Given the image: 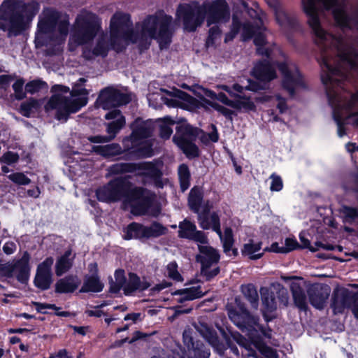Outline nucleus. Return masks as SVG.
<instances>
[{
    "mask_svg": "<svg viewBox=\"0 0 358 358\" xmlns=\"http://www.w3.org/2000/svg\"><path fill=\"white\" fill-rule=\"evenodd\" d=\"M304 11L308 16V23L315 36V41L324 49L334 48L333 54L327 50L322 52L321 78L327 86V94L329 103H358V93L346 101V97L337 94L331 89L337 83L346 78L341 69V64H345L351 69L358 71V54L351 48H347L341 38L334 37L327 33L321 27L319 19V8L323 6L326 9L331 8L336 22L341 27H350V20L345 13L343 6L338 0H302Z\"/></svg>",
    "mask_w": 358,
    "mask_h": 358,
    "instance_id": "1",
    "label": "nucleus"
},
{
    "mask_svg": "<svg viewBox=\"0 0 358 358\" xmlns=\"http://www.w3.org/2000/svg\"><path fill=\"white\" fill-rule=\"evenodd\" d=\"M173 18L164 13L148 17L141 26V34L136 36L130 31L131 23L128 15L117 13L110 20V45L108 36L101 35L92 50V55L106 56L110 47L116 51L122 50L130 43H138L141 48H147L152 39H155L161 48L170 43L173 29Z\"/></svg>",
    "mask_w": 358,
    "mask_h": 358,
    "instance_id": "2",
    "label": "nucleus"
},
{
    "mask_svg": "<svg viewBox=\"0 0 358 358\" xmlns=\"http://www.w3.org/2000/svg\"><path fill=\"white\" fill-rule=\"evenodd\" d=\"M215 87L227 92L233 99H230L223 92L216 94L214 91L203 86H196L193 89L194 95L199 100L180 90H176L169 97L163 99L160 96V99L169 107H179L189 111H196L200 108L209 110L213 108L230 120H232L237 112H249L255 109L254 99L245 94L244 87L239 84H234L231 87L226 85H217ZM255 99L267 101L268 97L264 96L262 99L255 98Z\"/></svg>",
    "mask_w": 358,
    "mask_h": 358,
    "instance_id": "3",
    "label": "nucleus"
},
{
    "mask_svg": "<svg viewBox=\"0 0 358 358\" xmlns=\"http://www.w3.org/2000/svg\"><path fill=\"white\" fill-rule=\"evenodd\" d=\"M97 199L101 201L113 202L122 199L124 204L131 208L136 215L145 213L152 204L155 195L142 188H133L131 184L123 178H117L96 190Z\"/></svg>",
    "mask_w": 358,
    "mask_h": 358,
    "instance_id": "4",
    "label": "nucleus"
},
{
    "mask_svg": "<svg viewBox=\"0 0 358 358\" xmlns=\"http://www.w3.org/2000/svg\"><path fill=\"white\" fill-rule=\"evenodd\" d=\"M177 17L183 20L184 28L188 31H194L206 17L207 25L222 24L229 20L228 5L224 0H216L199 6L196 3L180 5Z\"/></svg>",
    "mask_w": 358,
    "mask_h": 358,
    "instance_id": "5",
    "label": "nucleus"
},
{
    "mask_svg": "<svg viewBox=\"0 0 358 358\" xmlns=\"http://www.w3.org/2000/svg\"><path fill=\"white\" fill-rule=\"evenodd\" d=\"M85 81V78H80L71 91L66 86L54 85L51 89L53 95L45 106V110H56V117L66 121L70 113L78 112L88 102L89 91L83 86Z\"/></svg>",
    "mask_w": 358,
    "mask_h": 358,
    "instance_id": "6",
    "label": "nucleus"
},
{
    "mask_svg": "<svg viewBox=\"0 0 358 358\" xmlns=\"http://www.w3.org/2000/svg\"><path fill=\"white\" fill-rule=\"evenodd\" d=\"M38 11L36 4H17L14 0L4 1L0 7V29L8 31L10 36H16L24 29Z\"/></svg>",
    "mask_w": 358,
    "mask_h": 358,
    "instance_id": "7",
    "label": "nucleus"
},
{
    "mask_svg": "<svg viewBox=\"0 0 358 358\" xmlns=\"http://www.w3.org/2000/svg\"><path fill=\"white\" fill-rule=\"evenodd\" d=\"M237 308H229L228 315L230 320L239 328L243 330L246 329L248 333V336L250 340L251 343L243 338L238 341L239 345L243 346L249 352L247 354L248 357L257 358L252 350L251 345H253L262 355L266 358H276V352L270 347L265 345L263 343L259 341L256 337L257 334V319L252 315L244 308V307L239 303H237Z\"/></svg>",
    "mask_w": 358,
    "mask_h": 358,
    "instance_id": "8",
    "label": "nucleus"
},
{
    "mask_svg": "<svg viewBox=\"0 0 358 358\" xmlns=\"http://www.w3.org/2000/svg\"><path fill=\"white\" fill-rule=\"evenodd\" d=\"M69 22L66 16L60 15L52 9H45L43 13V17L39 20L38 29L36 34L35 43L36 46L45 45V38L48 34L58 31L59 36L55 39L57 50L50 53L55 54L61 51V45L65 41L68 34Z\"/></svg>",
    "mask_w": 358,
    "mask_h": 358,
    "instance_id": "9",
    "label": "nucleus"
},
{
    "mask_svg": "<svg viewBox=\"0 0 358 358\" xmlns=\"http://www.w3.org/2000/svg\"><path fill=\"white\" fill-rule=\"evenodd\" d=\"M212 131L209 134L202 133L196 128L189 124H183L176 129V133L173 136V142L183 151L189 158H193L199 155V149L194 143L197 136H199L203 143L217 142L219 135L215 125H211Z\"/></svg>",
    "mask_w": 358,
    "mask_h": 358,
    "instance_id": "10",
    "label": "nucleus"
},
{
    "mask_svg": "<svg viewBox=\"0 0 358 358\" xmlns=\"http://www.w3.org/2000/svg\"><path fill=\"white\" fill-rule=\"evenodd\" d=\"M132 134L123 140L124 149L136 156H145L150 152V144L146 140L153 130L151 121L136 120L131 125Z\"/></svg>",
    "mask_w": 358,
    "mask_h": 358,
    "instance_id": "11",
    "label": "nucleus"
},
{
    "mask_svg": "<svg viewBox=\"0 0 358 358\" xmlns=\"http://www.w3.org/2000/svg\"><path fill=\"white\" fill-rule=\"evenodd\" d=\"M100 24L98 17L91 13H83L76 20L69 40V49L73 51L80 45L88 43L98 33Z\"/></svg>",
    "mask_w": 358,
    "mask_h": 358,
    "instance_id": "12",
    "label": "nucleus"
},
{
    "mask_svg": "<svg viewBox=\"0 0 358 358\" xmlns=\"http://www.w3.org/2000/svg\"><path fill=\"white\" fill-rule=\"evenodd\" d=\"M161 162L152 164L143 162L140 164L121 163L116 164L110 167L109 171L111 174H120L123 173H136L137 175L148 177L150 182L157 187H162L164 180L161 178Z\"/></svg>",
    "mask_w": 358,
    "mask_h": 358,
    "instance_id": "13",
    "label": "nucleus"
},
{
    "mask_svg": "<svg viewBox=\"0 0 358 358\" xmlns=\"http://www.w3.org/2000/svg\"><path fill=\"white\" fill-rule=\"evenodd\" d=\"M200 255L197 259L201 264V273L208 279H210L220 272L217 263L220 259V255L213 248L206 243L199 245Z\"/></svg>",
    "mask_w": 358,
    "mask_h": 358,
    "instance_id": "14",
    "label": "nucleus"
},
{
    "mask_svg": "<svg viewBox=\"0 0 358 358\" xmlns=\"http://www.w3.org/2000/svg\"><path fill=\"white\" fill-rule=\"evenodd\" d=\"M278 68L282 74V86L290 95H293L294 90L299 87H304L305 83L297 67L289 60L285 59L279 64Z\"/></svg>",
    "mask_w": 358,
    "mask_h": 358,
    "instance_id": "15",
    "label": "nucleus"
},
{
    "mask_svg": "<svg viewBox=\"0 0 358 358\" xmlns=\"http://www.w3.org/2000/svg\"><path fill=\"white\" fill-rule=\"evenodd\" d=\"M106 120H111L112 122L106 124V131L108 136H95L89 137L88 139L92 143H106L113 140L125 125L126 121L121 112L115 109L105 115Z\"/></svg>",
    "mask_w": 358,
    "mask_h": 358,
    "instance_id": "16",
    "label": "nucleus"
},
{
    "mask_svg": "<svg viewBox=\"0 0 358 358\" xmlns=\"http://www.w3.org/2000/svg\"><path fill=\"white\" fill-rule=\"evenodd\" d=\"M131 100L130 95L122 93L113 87H106L103 90L96 100L98 107L104 110L126 104Z\"/></svg>",
    "mask_w": 358,
    "mask_h": 358,
    "instance_id": "17",
    "label": "nucleus"
},
{
    "mask_svg": "<svg viewBox=\"0 0 358 358\" xmlns=\"http://www.w3.org/2000/svg\"><path fill=\"white\" fill-rule=\"evenodd\" d=\"M53 263L54 259L50 257L38 265L34 280L36 287L42 290L50 288L52 282V266Z\"/></svg>",
    "mask_w": 358,
    "mask_h": 358,
    "instance_id": "18",
    "label": "nucleus"
},
{
    "mask_svg": "<svg viewBox=\"0 0 358 358\" xmlns=\"http://www.w3.org/2000/svg\"><path fill=\"white\" fill-rule=\"evenodd\" d=\"M178 236L180 238L193 240L200 244L207 243V237L201 231L196 230V225L187 220L179 224Z\"/></svg>",
    "mask_w": 358,
    "mask_h": 358,
    "instance_id": "19",
    "label": "nucleus"
},
{
    "mask_svg": "<svg viewBox=\"0 0 358 358\" xmlns=\"http://www.w3.org/2000/svg\"><path fill=\"white\" fill-rule=\"evenodd\" d=\"M330 294L327 286H317L311 287L308 291L310 303L317 309H322Z\"/></svg>",
    "mask_w": 358,
    "mask_h": 358,
    "instance_id": "20",
    "label": "nucleus"
},
{
    "mask_svg": "<svg viewBox=\"0 0 358 358\" xmlns=\"http://www.w3.org/2000/svg\"><path fill=\"white\" fill-rule=\"evenodd\" d=\"M253 36L255 37L254 42L257 46L258 52L261 55H269L268 52L264 50V48H262V46L265 45V37L262 33V29H255L249 24H244L243 27V36L244 40L250 38Z\"/></svg>",
    "mask_w": 358,
    "mask_h": 358,
    "instance_id": "21",
    "label": "nucleus"
},
{
    "mask_svg": "<svg viewBox=\"0 0 358 358\" xmlns=\"http://www.w3.org/2000/svg\"><path fill=\"white\" fill-rule=\"evenodd\" d=\"M252 74L257 80L264 83L269 82L276 76L274 69L266 61L257 64L254 67Z\"/></svg>",
    "mask_w": 358,
    "mask_h": 358,
    "instance_id": "22",
    "label": "nucleus"
},
{
    "mask_svg": "<svg viewBox=\"0 0 358 358\" xmlns=\"http://www.w3.org/2000/svg\"><path fill=\"white\" fill-rule=\"evenodd\" d=\"M30 255L27 252H24L22 257L13 264L15 266L14 275L20 282L27 280L30 273L29 265Z\"/></svg>",
    "mask_w": 358,
    "mask_h": 358,
    "instance_id": "23",
    "label": "nucleus"
},
{
    "mask_svg": "<svg viewBox=\"0 0 358 358\" xmlns=\"http://www.w3.org/2000/svg\"><path fill=\"white\" fill-rule=\"evenodd\" d=\"M262 295L263 314L266 320H269L272 316H268V313H271L277 308V302L275 301L273 292L267 287H262L260 289Z\"/></svg>",
    "mask_w": 358,
    "mask_h": 358,
    "instance_id": "24",
    "label": "nucleus"
},
{
    "mask_svg": "<svg viewBox=\"0 0 358 358\" xmlns=\"http://www.w3.org/2000/svg\"><path fill=\"white\" fill-rule=\"evenodd\" d=\"M351 302L350 292L345 289H340L335 292L332 303L334 313H341L348 308Z\"/></svg>",
    "mask_w": 358,
    "mask_h": 358,
    "instance_id": "25",
    "label": "nucleus"
},
{
    "mask_svg": "<svg viewBox=\"0 0 358 358\" xmlns=\"http://www.w3.org/2000/svg\"><path fill=\"white\" fill-rule=\"evenodd\" d=\"M216 234L220 237L224 253L228 256H236L238 251L236 248H234V238L232 229L230 227H226L224 231L222 232L220 229V233L216 232Z\"/></svg>",
    "mask_w": 358,
    "mask_h": 358,
    "instance_id": "26",
    "label": "nucleus"
},
{
    "mask_svg": "<svg viewBox=\"0 0 358 358\" xmlns=\"http://www.w3.org/2000/svg\"><path fill=\"white\" fill-rule=\"evenodd\" d=\"M198 221L202 229H211L215 232L220 233V229H221L220 217L216 213H212L209 215H206V213H199Z\"/></svg>",
    "mask_w": 358,
    "mask_h": 358,
    "instance_id": "27",
    "label": "nucleus"
},
{
    "mask_svg": "<svg viewBox=\"0 0 358 358\" xmlns=\"http://www.w3.org/2000/svg\"><path fill=\"white\" fill-rule=\"evenodd\" d=\"M241 253L250 259H260L264 255V250H262V243L249 240L248 243L243 245Z\"/></svg>",
    "mask_w": 358,
    "mask_h": 358,
    "instance_id": "28",
    "label": "nucleus"
},
{
    "mask_svg": "<svg viewBox=\"0 0 358 358\" xmlns=\"http://www.w3.org/2000/svg\"><path fill=\"white\" fill-rule=\"evenodd\" d=\"M80 285L76 276H67L59 280L55 284V291L58 293H69L75 291Z\"/></svg>",
    "mask_w": 358,
    "mask_h": 358,
    "instance_id": "29",
    "label": "nucleus"
},
{
    "mask_svg": "<svg viewBox=\"0 0 358 358\" xmlns=\"http://www.w3.org/2000/svg\"><path fill=\"white\" fill-rule=\"evenodd\" d=\"M74 257L71 250H68L57 259L55 264V273L57 276L62 275L71 268Z\"/></svg>",
    "mask_w": 358,
    "mask_h": 358,
    "instance_id": "30",
    "label": "nucleus"
},
{
    "mask_svg": "<svg viewBox=\"0 0 358 358\" xmlns=\"http://www.w3.org/2000/svg\"><path fill=\"white\" fill-rule=\"evenodd\" d=\"M103 284L100 281L98 275L86 276L80 292H100L103 290Z\"/></svg>",
    "mask_w": 358,
    "mask_h": 358,
    "instance_id": "31",
    "label": "nucleus"
},
{
    "mask_svg": "<svg viewBox=\"0 0 358 358\" xmlns=\"http://www.w3.org/2000/svg\"><path fill=\"white\" fill-rule=\"evenodd\" d=\"M149 287V284L145 282H141L139 278L134 274L130 273L129 282L124 287V292L125 294H131L135 290H144Z\"/></svg>",
    "mask_w": 358,
    "mask_h": 358,
    "instance_id": "32",
    "label": "nucleus"
},
{
    "mask_svg": "<svg viewBox=\"0 0 358 358\" xmlns=\"http://www.w3.org/2000/svg\"><path fill=\"white\" fill-rule=\"evenodd\" d=\"M203 294L204 293L201 290V287L199 286L180 289L176 292V294L178 295L177 301L179 302L200 298L203 295Z\"/></svg>",
    "mask_w": 358,
    "mask_h": 358,
    "instance_id": "33",
    "label": "nucleus"
},
{
    "mask_svg": "<svg viewBox=\"0 0 358 358\" xmlns=\"http://www.w3.org/2000/svg\"><path fill=\"white\" fill-rule=\"evenodd\" d=\"M291 289L295 305L301 310H305L307 308L306 296L303 289L298 283L294 282Z\"/></svg>",
    "mask_w": 358,
    "mask_h": 358,
    "instance_id": "34",
    "label": "nucleus"
},
{
    "mask_svg": "<svg viewBox=\"0 0 358 358\" xmlns=\"http://www.w3.org/2000/svg\"><path fill=\"white\" fill-rule=\"evenodd\" d=\"M145 226L138 223L133 222L128 225L124 231V238L129 240L132 238H145Z\"/></svg>",
    "mask_w": 358,
    "mask_h": 358,
    "instance_id": "35",
    "label": "nucleus"
},
{
    "mask_svg": "<svg viewBox=\"0 0 358 358\" xmlns=\"http://www.w3.org/2000/svg\"><path fill=\"white\" fill-rule=\"evenodd\" d=\"M203 193L200 188L194 187L191 189L189 196V208L195 213H200L199 210L201 204Z\"/></svg>",
    "mask_w": 358,
    "mask_h": 358,
    "instance_id": "36",
    "label": "nucleus"
},
{
    "mask_svg": "<svg viewBox=\"0 0 358 358\" xmlns=\"http://www.w3.org/2000/svg\"><path fill=\"white\" fill-rule=\"evenodd\" d=\"M94 149L97 153L105 157H114L121 153L120 146L115 143L96 146Z\"/></svg>",
    "mask_w": 358,
    "mask_h": 358,
    "instance_id": "37",
    "label": "nucleus"
},
{
    "mask_svg": "<svg viewBox=\"0 0 358 358\" xmlns=\"http://www.w3.org/2000/svg\"><path fill=\"white\" fill-rule=\"evenodd\" d=\"M165 227L158 222H154L150 226H145V238H156L166 233Z\"/></svg>",
    "mask_w": 358,
    "mask_h": 358,
    "instance_id": "38",
    "label": "nucleus"
},
{
    "mask_svg": "<svg viewBox=\"0 0 358 358\" xmlns=\"http://www.w3.org/2000/svg\"><path fill=\"white\" fill-rule=\"evenodd\" d=\"M42 103L40 101L36 99H29L27 102L22 103L20 113L25 117H29L33 113L38 111Z\"/></svg>",
    "mask_w": 358,
    "mask_h": 358,
    "instance_id": "39",
    "label": "nucleus"
},
{
    "mask_svg": "<svg viewBox=\"0 0 358 358\" xmlns=\"http://www.w3.org/2000/svg\"><path fill=\"white\" fill-rule=\"evenodd\" d=\"M159 126L160 129V136L164 139L169 138L173 133L171 126L175 124V121L169 117H165L159 120Z\"/></svg>",
    "mask_w": 358,
    "mask_h": 358,
    "instance_id": "40",
    "label": "nucleus"
},
{
    "mask_svg": "<svg viewBox=\"0 0 358 358\" xmlns=\"http://www.w3.org/2000/svg\"><path fill=\"white\" fill-rule=\"evenodd\" d=\"M126 285V279L124 271L123 270H117L115 273V281L112 280L110 287V291L113 293H117L120 289H124Z\"/></svg>",
    "mask_w": 358,
    "mask_h": 358,
    "instance_id": "41",
    "label": "nucleus"
},
{
    "mask_svg": "<svg viewBox=\"0 0 358 358\" xmlns=\"http://www.w3.org/2000/svg\"><path fill=\"white\" fill-rule=\"evenodd\" d=\"M241 291L252 306L256 309L258 306V294L255 287L252 285H243Z\"/></svg>",
    "mask_w": 358,
    "mask_h": 358,
    "instance_id": "42",
    "label": "nucleus"
},
{
    "mask_svg": "<svg viewBox=\"0 0 358 358\" xmlns=\"http://www.w3.org/2000/svg\"><path fill=\"white\" fill-rule=\"evenodd\" d=\"M178 177L180 188L182 192H185L189 188L190 185V173L188 167L185 164H181L178 167Z\"/></svg>",
    "mask_w": 358,
    "mask_h": 358,
    "instance_id": "43",
    "label": "nucleus"
},
{
    "mask_svg": "<svg viewBox=\"0 0 358 358\" xmlns=\"http://www.w3.org/2000/svg\"><path fill=\"white\" fill-rule=\"evenodd\" d=\"M266 1L271 7H273L275 8L276 20L280 24L282 25L287 20V17L282 10L276 8L278 4L277 0H266Z\"/></svg>",
    "mask_w": 358,
    "mask_h": 358,
    "instance_id": "44",
    "label": "nucleus"
},
{
    "mask_svg": "<svg viewBox=\"0 0 358 358\" xmlns=\"http://www.w3.org/2000/svg\"><path fill=\"white\" fill-rule=\"evenodd\" d=\"M8 177L11 181L20 185H28L31 182L30 179L22 173H14Z\"/></svg>",
    "mask_w": 358,
    "mask_h": 358,
    "instance_id": "45",
    "label": "nucleus"
},
{
    "mask_svg": "<svg viewBox=\"0 0 358 358\" xmlns=\"http://www.w3.org/2000/svg\"><path fill=\"white\" fill-rule=\"evenodd\" d=\"M167 274L174 280L182 281V278L178 271V265L176 262H171L167 265Z\"/></svg>",
    "mask_w": 358,
    "mask_h": 358,
    "instance_id": "46",
    "label": "nucleus"
},
{
    "mask_svg": "<svg viewBox=\"0 0 358 358\" xmlns=\"http://www.w3.org/2000/svg\"><path fill=\"white\" fill-rule=\"evenodd\" d=\"M215 24V26L212 27L209 30V36L206 42L208 46L213 45L220 38L221 31L217 26L218 24Z\"/></svg>",
    "mask_w": 358,
    "mask_h": 358,
    "instance_id": "47",
    "label": "nucleus"
},
{
    "mask_svg": "<svg viewBox=\"0 0 358 358\" xmlns=\"http://www.w3.org/2000/svg\"><path fill=\"white\" fill-rule=\"evenodd\" d=\"M15 266L13 263H0V276L1 277H12L14 275Z\"/></svg>",
    "mask_w": 358,
    "mask_h": 358,
    "instance_id": "48",
    "label": "nucleus"
},
{
    "mask_svg": "<svg viewBox=\"0 0 358 358\" xmlns=\"http://www.w3.org/2000/svg\"><path fill=\"white\" fill-rule=\"evenodd\" d=\"M270 179L271 180L270 185V189L271 191L279 192L282 189L283 182L282 178L279 176L273 173L271 175Z\"/></svg>",
    "mask_w": 358,
    "mask_h": 358,
    "instance_id": "49",
    "label": "nucleus"
},
{
    "mask_svg": "<svg viewBox=\"0 0 358 358\" xmlns=\"http://www.w3.org/2000/svg\"><path fill=\"white\" fill-rule=\"evenodd\" d=\"M45 85V83L40 81V80H33L29 83H28L26 86L25 89L26 91L29 93L34 94L38 91H39L41 89H42Z\"/></svg>",
    "mask_w": 358,
    "mask_h": 358,
    "instance_id": "50",
    "label": "nucleus"
},
{
    "mask_svg": "<svg viewBox=\"0 0 358 358\" xmlns=\"http://www.w3.org/2000/svg\"><path fill=\"white\" fill-rule=\"evenodd\" d=\"M24 82L22 79H19L15 81V83L13 85V88L15 94V97L17 99H22L25 94L23 92V86Z\"/></svg>",
    "mask_w": 358,
    "mask_h": 358,
    "instance_id": "51",
    "label": "nucleus"
},
{
    "mask_svg": "<svg viewBox=\"0 0 358 358\" xmlns=\"http://www.w3.org/2000/svg\"><path fill=\"white\" fill-rule=\"evenodd\" d=\"M19 156L13 152H7L0 157V162L8 164L15 163L18 161Z\"/></svg>",
    "mask_w": 358,
    "mask_h": 358,
    "instance_id": "52",
    "label": "nucleus"
},
{
    "mask_svg": "<svg viewBox=\"0 0 358 358\" xmlns=\"http://www.w3.org/2000/svg\"><path fill=\"white\" fill-rule=\"evenodd\" d=\"M284 250L285 253H287L292 250L299 248V245L295 238H287L285 241Z\"/></svg>",
    "mask_w": 358,
    "mask_h": 358,
    "instance_id": "53",
    "label": "nucleus"
},
{
    "mask_svg": "<svg viewBox=\"0 0 358 358\" xmlns=\"http://www.w3.org/2000/svg\"><path fill=\"white\" fill-rule=\"evenodd\" d=\"M16 250V244L12 241L6 242L3 246V251L7 255L13 254Z\"/></svg>",
    "mask_w": 358,
    "mask_h": 358,
    "instance_id": "54",
    "label": "nucleus"
},
{
    "mask_svg": "<svg viewBox=\"0 0 358 358\" xmlns=\"http://www.w3.org/2000/svg\"><path fill=\"white\" fill-rule=\"evenodd\" d=\"M271 100L277 103V107L280 113H283L286 110L287 106L285 104V101L280 96H275L274 97H272Z\"/></svg>",
    "mask_w": 358,
    "mask_h": 358,
    "instance_id": "55",
    "label": "nucleus"
},
{
    "mask_svg": "<svg viewBox=\"0 0 358 358\" xmlns=\"http://www.w3.org/2000/svg\"><path fill=\"white\" fill-rule=\"evenodd\" d=\"M285 249L283 247H280L278 243H273L269 248H266L264 250V252L265 251L276 252V253H285L283 251Z\"/></svg>",
    "mask_w": 358,
    "mask_h": 358,
    "instance_id": "56",
    "label": "nucleus"
},
{
    "mask_svg": "<svg viewBox=\"0 0 358 358\" xmlns=\"http://www.w3.org/2000/svg\"><path fill=\"white\" fill-rule=\"evenodd\" d=\"M86 313L88 316H94L100 317L103 315V312L99 308V306L94 307L92 310H87Z\"/></svg>",
    "mask_w": 358,
    "mask_h": 358,
    "instance_id": "57",
    "label": "nucleus"
},
{
    "mask_svg": "<svg viewBox=\"0 0 358 358\" xmlns=\"http://www.w3.org/2000/svg\"><path fill=\"white\" fill-rule=\"evenodd\" d=\"M124 320L126 321L131 320L134 323H136L138 320H141V313L127 314V315H125Z\"/></svg>",
    "mask_w": 358,
    "mask_h": 358,
    "instance_id": "58",
    "label": "nucleus"
},
{
    "mask_svg": "<svg viewBox=\"0 0 358 358\" xmlns=\"http://www.w3.org/2000/svg\"><path fill=\"white\" fill-rule=\"evenodd\" d=\"M88 269L90 273H91L90 275H97V271H98V266L96 263H92L88 266Z\"/></svg>",
    "mask_w": 358,
    "mask_h": 358,
    "instance_id": "59",
    "label": "nucleus"
},
{
    "mask_svg": "<svg viewBox=\"0 0 358 358\" xmlns=\"http://www.w3.org/2000/svg\"><path fill=\"white\" fill-rule=\"evenodd\" d=\"M40 193L41 192H40V190H39L38 187H36L34 189H29L27 192V194H28L29 196H32V197H35V198L38 197Z\"/></svg>",
    "mask_w": 358,
    "mask_h": 358,
    "instance_id": "60",
    "label": "nucleus"
},
{
    "mask_svg": "<svg viewBox=\"0 0 358 358\" xmlns=\"http://www.w3.org/2000/svg\"><path fill=\"white\" fill-rule=\"evenodd\" d=\"M347 150L349 152H353L355 151H358V146L355 143H348L345 145Z\"/></svg>",
    "mask_w": 358,
    "mask_h": 358,
    "instance_id": "61",
    "label": "nucleus"
},
{
    "mask_svg": "<svg viewBox=\"0 0 358 358\" xmlns=\"http://www.w3.org/2000/svg\"><path fill=\"white\" fill-rule=\"evenodd\" d=\"M280 293L282 296L281 301L283 303V304L285 306H286L288 302V297H287V292L284 289H282L280 290Z\"/></svg>",
    "mask_w": 358,
    "mask_h": 358,
    "instance_id": "62",
    "label": "nucleus"
},
{
    "mask_svg": "<svg viewBox=\"0 0 358 358\" xmlns=\"http://www.w3.org/2000/svg\"><path fill=\"white\" fill-rule=\"evenodd\" d=\"M10 78L8 76H1L0 77V85L3 86L8 85L10 83Z\"/></svg>",
    "mask_w": 358,
    "mask_h": 358,
    "instance_id": "63",
    "label": "nucleus"
},
{
    "mask_svg": "<svg viewBox=\"0 0 358 358\" xmlns=\"http://www.w3.org/2000/svg\"><path fill=\"white\" fill-rule=\"evenodd\" d=\"M57 358H71L68 355L66 350H60L57 354Z\"/></svg>",
    "mask_w": 358,
    "mask_h": 358,
    "instance_id": "64",
    "label": "nucleus"
}]
</instances>
